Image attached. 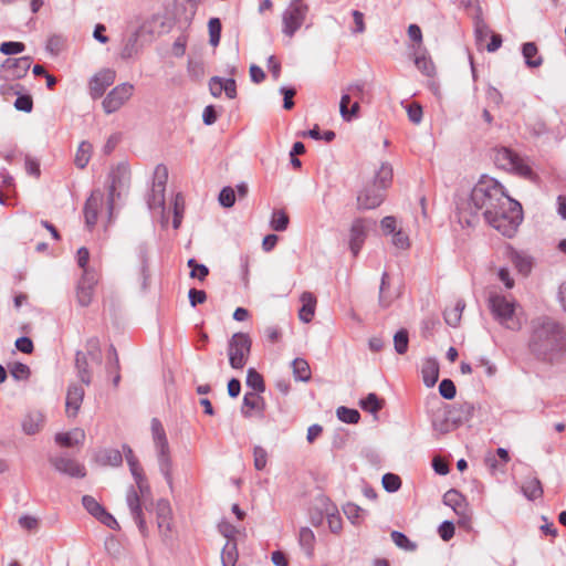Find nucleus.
<instances>
[{"label":"nucleus","mask_w":566,"mask_h":566,"mask_svg":"<svg viewBox=\"0 0 566 566\" xmlns=\"http://www.w3.org/2000/svg\"><path fill=\"white\" fill-rule=\"evenodd\" d=\"M443 503L454 511L460 517V524H467L470 522V514L465 497L457 490L451 489L443 495Z\"/></svg>","instance_id":"16"},{"label":"nucleus","mask_w":566,"mask_h":566,"mask_svg":"<svg viewBox=\"0 0 566 566\" xmlns=\"http://www.w3.org/2000/svg\"><path fill=\"white\" fill-rule=\"evenodd\" d=\"M97 461L103 465L118 467L123 462V455L117 449H104L98 452Z\"/></svg>","instance_id":"35"},{"label":"nucleus","mask_w":566,"mask_h":566,"mask_svg":"<svg viewBox=\"0 0 566 566\" xmlns=\"http://www.w3.org/2000/svg\"><path fill=\"white\" fill-rule=\"evenodd\" d=\"M111 185L108 189V210L112 213L116 199L128 188L130 181L129 166L126 163H119L109 174Z\"/></svg>","instance_id":"6"},{"label":"nucleus","mask_w":566,"mask_h":566,"mask_svg":"<svg viewBox=\"0 0 566 566\" xmlns=\"http://www.w3.org/2000/svg\"><path fill=\"white\" fill-rule=\"evenodd\" d=\"M14 107L18 111L30 113L33 108V101L30 95H20L14 102Z\"/></svg>","instance_id":"62"},{"label":"nucleus","mask_w":566,"mask_h":566,"mask_svg":"<svg viewBox=\"0 0 566 566\" xmlns=\"http://www.w3.org/2000/svg\"><path fill=\"white\" fill-rule=\"evenodd\" d=\"M187 265L191 269V277H197L198 280L203 281L209 274V269L205 264L197 263L195 259H189Z\"/></svg>","instance_id":"52"},{"label":"nucleus","mask_w":566,"mask_h":566,"mask_svg":"<svg viewBox=\"0 0 566 566\" xmlns=\"http://www.w3.org/2000/svg\"><path fill=\"white\" fill-rule=\"evenodd\" d=\"M343 511L345 513V515L347 516V518L353 523V524H356L358 523V520L360 518V515L363 513V510L354 504V503H347L344 507H343Z\"/></svg>","instance_id":"59"},{"label":"nucleus","mask_w":566,"mask_h":566,"mask_svg":"<svg viewBox=\"0 0 566 566\" xmlns=\"http://www.w3.org/2000/svg\"><path fill=\"white\" fill-rule=\"evenodd\" d=\"M302 307L298 311V317L304 323H310L315 313L316 298L310 292L301 295Z\"/></svg>","instance_id":"27"},{"label":"nucleus","mask_w":566,"mask_h":566,"mask_svg":"<svg viewBox=\"0 0 566 566\" xmlns=\"http://www.w3.org/2000/svg\"><path fill=\"white\" fill-rule=\"evenodd\" d=\"M510 260L516 270L523 275H527L533 268L532 258L525 253L512 250L510 252Z\"/></svg>","instance_id":"30"},{"label":"nucleus","mask_w":566,"mask_h":566,"mask_svg":"<svg viewBox=\"0 0 566 566\" xmlns=\"http://www.w3.org/2000/svg\"><path fill=\"white\" fill-rule=\"evenodd\" d=\"M85 433L82 429L75 428L70 432H61L55 434V442L62 447L71 448L84 441Z\"/></svg>","instance_id":"26"},{"label":"nucleus","mask_w":566,"mask_h":566,"mask_svg":"<svg viewBox=\"0 0 566 566\" xmlns=\"http://www.w3.org/2000/svg\"><path fill=\"white\" fill-rule=\"evenodd\" d=\"M564 340V331L558 322L548 316H538L530 323L528 348L539 359L558 350Z\"/></svg>","instance_id":"2"},{"label":"nucleus","mask_w":566,"mask_h":566,"mask_svg":"<svg viewBox=\"0 0 566 566\" xmlns=\"http://www.w3.org/2000/svg\"><path fill=\"white\" fill-rule=\"evenodd\" d=\"M308 12V7H300L298 4H289L282 14V32L284 35L292 38L296 31L303 25Z\"/></svg>","instance_id":"10"},{"label":"nucleus","mask_w":566,"mask_h":566,"mask_svg":"<svg viewBox=\"0 0 566 566\" xmlns=\"http://www.w3.org/2000/svg\"><path fill=\"white\" fill-rule=\"evenodd\" d=\"M18 523L21 528L29 532H36L40 525L39 518L31 515H22L19 517Z\"/></svg>","instance_id":"57"},{"label":"nucleus","mask_w":566,"mask_h":566,"mask_svg":"<svg viewBox=\"0 0 566 566\" xmlns=\"http://www.w3.org/2000/svg\"><path fill=\"white\" fill-rule=\"evenodd\" d=\"M168 179L167 168L158 165L155 169V178L150 193L147 198L149 209L164 208L165 205V188Z\"/></svg>","instance_id":"11"},{"label":"nucleus","mask_w":566,"mask_h":566,"mask_svg":"<svg viewBox=\"0 0 566 566\" xmlns=\"http://www.w3.org/2000/svg\"><path fill=\"white\" fill-rule=\"evenodd\" d=\"M261 392H245L243 397L242 415L251 417L252 411L262 416L265 409L264 399L260 396Z\"/></svg>","instance_id":"24"},{"label":"nucleus","mask_w":566,"mask_h":566,"mask_svg":"<svg viewBox=\"0 0 566 566\" xmlns=\"http://www.w3.org/2000/svg\"><path fill=\"white\" fill-rule=\"evenodd\" d=\"M391 242L397 249L400 250H406L410 245L408 235L400 229L392 234Z\"/></svg>","instance_id":"61"},{"label":"nucleus","mask_w":566,"mask_h":566,"mask_svg":"<svg viewBox=\"0 0 566 566\" xmlns=\"http://www.w3.org/2000/svg\"><path fill=\"white\" fill-rule=\"evenodd\" d=\"M390 537L397 547L406 552H413L417 548V544L411 542L403 533L399 531H392L390 533Z\"/></svg>","instance_id":"41"},{"label":"nucleus","mask_w":566,"mask_h":566,"mask_svg":"<svg viewBox=\"0 0 566 566\" xmlns=\"http://www.w3.org/2000/svg\"><path fill=\"white\" fill-rule=\"evenodd\" d=\"M350 99H352V96L346 91V87H345L343 90V94H342V97H340L339 113H340V116L343 117V119L347 120V122H349V120H352V118L356 117L358 115V113H359V109H360L358 101L354 102L352 104V107L348 108Z\"/></svg>","instance_id":"28"},{"label":"nucleus","mask_w":566,"mask_h":566,"mask_svg":"<svg viewBox=\"0 0 566 566\" xmlns=\"http://www.w3.org/2000/svg\"><path fill=\"white\" fill-rule=\"evenodd\" d=\"M116 78V73L112 69H104L97 72L88 83L90 95L93 99L102 97L107 87H109Z\"/></svg>","instance_id":"14"},{"label":"nucleus","mask_w":566,"mask_h":566,"mask_svg":"<svg viewBox=\"0 0 566 566\" xmlns=\"http://www.w3.org/2000/svg\"><path fill=\"white\" fill-rule=\"evenodd\" d=\"M298 541L301 546L304 548L307 556H311L313 553L315 535L313 531L308 527H303L300 531Z\"/></svg>","instance_id":"42"},{"label":"nucleus","mask_w":566,"mask_h":566,"mask_svg":"<svg viewBox=\"0 0 566 566\" xmlns=\"http://www.w3.org/2000/svg\"><path fill=\"white\" fill-rule=\"evenodd\" d=\"M103 205L101 191H93L84 206L85 223L91 229L96 224L98 211Z\"/></svg>","instance_id":"21"},{"label":"nucleus","mask_w":566,"mask_h":566,"mask_svg":"<svg viewBox=\"0 0 566 566\" xmlns=\"http://www.w3.org/2000/svg\"><path fill=\"white\" fill-rule=\"evenodd\" d=\"M395 350L399 355H403L408 350L409 335L407 329H400L394 335Z\"/></svg>","instance_id":"46"},{"label":"nucleus","mask_w":566,"mask_h":566,"mask_svg":"<svg viewBox=\"0 0 566 566\" xmlns=\"http://www.w3.org/2000/svg\"><path fill=\"white\" fill-rule=\"evenodd\" d=\"M92 145L88 142H82L75 154L74 163L77 168L83 169L87 166L92 156Z\"/></svg>","instance_id":"38"},{"label":"nucleus","mask_w":566,"mask_h":566,"mask_svg":"<svg viewBox=\"0 0 566 566\" xmlns=\"http://www.w3.org/2000/svg\"><path fill=\"white\" fill-rule=\"evenodd\" d=\"M31 66V57H8L1 65V74L6 80L22 78Z\"/></svg>","instance_id":"13"},{"label":"nucleus","mask_w":566,"mask_h":566,"mask_svg":"<svg viewBox=\"0 0 566 566\" xmlns=\"http://www.w3.org/2000/svg\"><path fill=\"white\" fill-rule=\"evenodd\" d=\"M126 503H127V506L130 511L133 518L137 523L139 530L143 532L145 530V520L143 517V509L140 505L139 495L133 486H130L127 490Z\"/></svg>","instance_id":"23"},{"label":"nucleus","mask_w":566,"mask_h":566,"mask_svg":"<svg viewBox=\"0 0 566 566\" xmlns=\"http://www.w3.org/2000/svg\"><path fill=\"white\" fill-rule=\"evenodd\" d=\"M10 374L15 380L20 381L27 380L31 375V370L30 367L23 363H14L10 367Z\"/></svg>","instance_id":"51"},{"label":"nucleus","mask_w":566,"mask_h":566,"mask_svg":"<svg viewBox=\"0 0 566 566\" xmlns=\"http://www.w3.org/2000/svg\"><path fill=\"white\" fill-rule=\"evenodd\" d=\"M474 405L472 402H462L457 408H454L453 412L457 416H452V421L454 423H463L469 421L474 416Z\"/></svg>","instance_id":"36"},{"label":"nucleus","mask_w":566,"mask_h":566,"mask_svg":"<svg viewBox=\"0 0 566 566\" xmlns=\"http://www.w3.org/2000/svg\"><path fill=\"white\" fill-rule=\"evenodd\" d=\"M503 203H510V197L503 191V187L495 179L482 177L471 190L470 197L458 206L461 218L470 226L472 220L467 219L465 213L472 217L480 212L486 217V210L493 211Z\"/></svg>","instance_id":"1"},{"label":"nucleus","mask_w":566,"mask_h":566,"mask_svg":"<svg viewBox=\"0 0 566 566\" xmlns=\"http://www.w3.org/2000/svg\"><path fill=\"white\" fill-rule=\"evenodd\" d=\"M134 85L130 83H122L115 86L103 99L102 106L106 114L117 112L132 97Z\"/></svg>","instance_id":"9"},{"label":"nucleus","mask_w":566,"mask_h":566,"mask_svg":"<svg viewBox=\"0 0 566 566\" xmlns=\"http://www.w3.org/2000/svg\"><path fill=\"white\" fill-rule=\"evenodd\" d=\"M413 61L417 69L426 76H433L436 67L432 60L427 55L424 49L420 46H413Z\"/></svg>","instance_id":"25"},{"label":"nucleus","mask_w":566,"mask_h":566,"mask_svg":"<svg viewBox=\"0 0 566 566\" xmlns=\"http://www.w3.org/2000/svg\"><path fill=\"white\" fill-rule=\"evenodd\" d=\"M484 219L503 235L512 238L523 220L522 206L510 198V203H503L492 212L486 210Z\"/></svg>","instance_id":"3"},{"label":"nucleus","mask_w":566,"mask_h":566,"mask_svg":"<svg viewBox=\"0 0 566 566\" xmlns=\"http://www.w3.org/2000/svg\"><path fill=\"white\" fill-rule=\"evenodd\" d=\"M97 282V273L92 269H85L76 289V298L81 306H88L91 304Z\"/></svg>","instance_id":"12"},{"label":"nucleus","mask_w":566,"mask_h":566,"mask_svg":"<svg viewBox=\"0 0 566 566\" xmlns=\"http://www.w3.org/2000/svg\"><path fill=\"white\" fill-rule=\"evenodd\" d=\"M75 367L77 370V376L82 384L88 386L92 381V375L88 369L87 357L84 353L77 352L75 357Z\"/></svg>","instance_id":"34"},{"label":"nucleus","mask_w":566,"mask_h":566,"mask_svg":"<svg viewBox=\"0 0 566 566\" xmlns=\"http://www.w3.org/2000/svg\"><path fill=\"white\" fill-rule=\"evenodd\" d=\"M388 287H389V274L387 272H384L381 275V282H380V286H379V297H378L379 305L384 308L388 307L392 302V297L387 295V292H386L388 290Z\"/></svg>","instance_id":"45"},{"label":"nucleus","mask_w":566,"mask_h":566,"mask_svg":"<svg viewBox=\"0 0 566 566\" xmlns=\"http://www.w3.org/2000/svg\"><path fill=\"white\" fill-rule=\"evenodd\" d=\"M247 386L252 388V392H263L265 385L263 377L254 368H249L247 371Z\"/></svg>","instance_id":"40"},{"label":"nucleus","mask_w":566,"mask_h":566,"mask_svg":"<svg viewBox=\"0 0 566 566\" xmlns=\"http://www.w3.org/2000/svg\"><path fill=\"white\" fill-rule=\"evenodd\" d=\"M521 490L524 496L530 501L541 499L544 493L541 481L535 476L526 479L523 482Z\"/></svg>","instance_id":"29"},{"label":"nucleus","mask_w":566,"mask_h":566,"mask_svg":"<svg viewBox=\"0 0 566 566\" xmlns=\"http://www.w3.org/2000/svg\"><path fill=\"white\" fill-rule=\"evenodd\" d=\"M123 450H124L125 458H126L127 464L129 467L130 473L136 482V485H137L139 492L142 494H144L145 492H147L149 490V486L144 476L143 469L139 465V462L129 446L124 444Z\"/></svg>","instance_id":"20"},{"label":"nucleus","mask_w":566,"mask_h":566,"mask_svg":"<svg viewBox=\"0 0 566 566\" xmlns=\"http://www.w3.org/2000/svg\"><path fill=\"white\" fill-rule=\"evenodd\" d=\"M138 38H139V34H138L137 31L132 33L127 38V40H126V42H125V44H124V46L122 49V52H120L122 59L127 60V59H130V57H133L134 55L137 54V52H138V50H137Z\"/></svg>","instance_id":"44"},{"label":"nucleus","mask_w":566,"mask_h":566,"mask_svg":"<svg viewBox=\"0 0 566 566\" xmlns=\"http://www.w3.org/2000/svg\"><path fill=\"white\" fill-rule=\"evenodd\" d=\"M489 306L494 318L504 327L510 329H518L521 324L515 318V302L506 298L501 294H491L489 297Z\"/></svg>","instance_id":"5"},{"label":"nucleus","mask_w":566,"mask_h":566,"mask_svg":"<svg viewBox=\"0 0 566 566\" xmlns=\"http://www.w3.org/2000/svg\"><path fill=\"white\" fill-rule=\"evenodd\" d=\"M238 559L237 544L228 541L221 553V562L223 566H235Z\"/></svg>","instance_id":"39"},{"label":"nucleus","mask_w":566,"mask_h":566,"mask_svg":"<svg viewBox=\"0 0 566 566\" xmlns=\"http://www.w3.org/2000/svg\"><path fill=\"white\" fill-rule=\"evenodd\" d=\"M439 535L440 537L444 541V542H448L450 541L453 535H454V525L452 522L450 521H444L441 523V525L439 526Z\"/></svg>","instance_id":"64"},{"label":"nucleus","mask_w":566,"mask_h":566,"mask_svg":"<svg viewBox=\"0 0 566 566\" xmlns=\"http://www.w3.org/2000/svg\"><path fill=\"white\" fill-rule=\"evenodd\" d=\"M209 43L217 46L221 36V21L219 18H211L208 22Z\"/></svg>","instance_id":"48"},{"label":"nucleus","mask_w":566,"mask_h":566,"mask_svg":"<svg viewBox=\"0 0 566 566\" xmlns=\"http://www.w3.org/2000/svg\"><path fill=\"white\" fill-rule=\"evenodd\" d=\"M82 504L84 509L95 518L105 510L93 496L84 495L82 497Z\"/></svg>","instance_id":"50"},{"label":"nucleus","mask_w":566,"mask_h":566,"mask_svg":"<svg viewBox=\"0 0 566 566\" xmlns=\"http://www.w3.org/2000/svg\"><path fill=\"white\" fill-rule=\"evenodd\" d=\"M495 164L505 169L516 172L520 176L530 178L533 174L528 164L516 153L509 148L497 149L494 156Z\"/></svg>","instance_id":"8"},{"label":"nucleus","mask_w":566,"mask_h":566,"mask_svg":"<svg viewBox=\"0 0 566 566\" xmlns=\"http://www.w3.org/2000/svg\"><path fill=\"white\" fill-rule=\"evenodd\" d=\"M360 407L370 413H377L382 408L381 400L376 394L370 392L365 399L360 401Z\"/></svg>","instance_id":"47"},{"label":"nucleus","mask_w":566,"mask_h":566,"mask_svg":"<svg viewBox=\"0 0 566 566\" xmlns=\"http://www.w3.org/2000/svg\"><path fill=\"white\" fill-rule=\"evenodd\" d=\"M219 202L224 208H231L235 202L234 189L224 187L219 193Z\"/></svg>","instance_id":"55"},{"label":"nucleus","mask_w":566,"mask_h":566,"mask_svg":"<svg viewBox=\"0 0 566 566\" xmlns=\"http://www.w3.org/2000/svg\"><path fill=\"white\" fill-rule=\"evenodd\" d=\"M439 394L444 399H448V400L453 399L457 394L455 385L453 384V381L451 379H447V378L443 379L439 384Z\"/></svg>","instance_id":"54"},{"label":"nucleus","mask_w":566,"mask_h":566,"mask_svg":"<svg viewBox=\"0 0 566 566\" xmlns=\"http://www.w3.org/2000/svg\"><path fill=\"white\" fill-rule=\"evenodd\" d=\"M45 417L39 410H32L24 415L21 421L22 431L32 436L39 433L44 426Z\"/></svg>","instance_id":"22"},{"label":"nucleus","mask_w":566,"mask_h":566,"mask_svg":"<svg viewBox=\"0 0 566 566\" xmlns=\"http://www.w3.org/2000/svg\"><path fill=\"white\" fill-rule=\"evenodd\" d=\"M384 191V189H379L375 184L370 187H366L357 197L358 208L368 210L379 207L385 198Z\"/></svg>","instance_id":"18"},{"label":"nucleus","mask_w":566,"mask_h":566,"mask_svg":"<svg viewBox=\"0 0 566 566\" xmlns=\"http://www.w3.org/2000/svg\"><path fill=\"white\" fill-rule=\"evenodd\" d=\"M368 222L366 219H355L352 223L349 231V249L354 256H356L367 237Z\"/></svg>","instance_id":"17"},{"label":"nucleus","mask_w":566,"mask_h":566,"mask_svg":"<svg viewBox=\"0 0 566 566\" xmlns=\"http://www.w3.org/2000/svg\"><path fill=\"white\" fill-rule=\"evenodd\" d=\"M187 42L188 36L186 34H180L172 44V54L177 57L184 56L186 52Z\"/></svg>","instance_id":"63"},{"label":"nucleus","mask_w":566,"mask_h":566,"mask_svg":"<svg viewBox=\"0 0 566 566\" xmlns=\"http://www.w3.org/2000/svg\"><path fill=\"white\" fill-rule=\"evenodd\" d=\"M254 468L259 471L263 470L268 462V452L260 446L253 449Z\"/></svg>","instance_id":"58"},{"label":"nucleus","mask_w":566,"mask_h":566,"mask_svg":"<svg viewBox=\"0 0 566 566\" xmlns=\"http://www.w3.org/2000/svg\"><path fill=\"white\" fill-rule=\"evenodd\" d=\"M382 486L387 492H396L401 486V480L394 473H386L382 476Z\"/></svg>","instance_id":"53"},{"label":"nucleus","mask_w":566,"mask_h":566,"mask_svg":"<svg viewBox=\"0 0 566 566\" xmlns=\"http://www.w3.org/2000/svg\"><path fill=\"white\" fill-rule=\"evenodd\" d=\"M336 415L338 419L345 423H357L360 418V415L356 409L343 406L337 408Z\"/></svg>","instance_id":"49"},{"label":"nucleus","mask_w":566,"mask_h":566,"mask_svg":"<svg viewBox=\"0 0 566 566\" xmlns=\"http://www.w3.org/2000/svg\"><path fill=\"white\" fill-rule=\"evenodd\" d=\"M84 388L78 384H71L67 387L66 398H65V412L69 418H74L77 416L83 399H84Z\"/></svg>","instance_id":"19"},{"label":"nucleus","mask_w":566,"mask_h":566,"mask_svg":"<svg viewBox=\"0 0 566 566\" xmlns=\"http://www.w3.org/2000/svg\"><path fill=\"white\" fill-rule=\"evenodd\" d=\"M25 49V45L22 42H3L0 45V52L6 55H13L22 53Z\"/></svg>","instance_id":"56"},{"label":"nucleus","mask_w":566,"mask_h":566,"mask_svg":"<svg viewBox=\"0 0 566 566\" xmlns=\"http://www.w3.org/2000/svg\"><path fill=\"white\" fill-rule=\"evenodd\" d=\"M522 54L525 60V64L528 67H538L543 63V59L538 54L537 46L534 42L524 43L522 46Z\"/></svg>","instance_id":"32"},{"label":"nucleus","mask_w":566,"mask_h":566,"mask_svg":"<svg viewBox=\"0 0 566 566\" xmlns=\"http://www.w3.org/2000/svg\"><path fill=\"white\" fill-rule=\"evenodd\" d=\"M422 378L427 387H433L439 378V365L436 359H428L422 366Z\"/></svg>","instance_id":"33"},{"label":"nucleus","mask_w":566,"mask_h":566,"mask_svg":"<svg viewBox=\"0 0 566 566\" xmlns=\"http://www.w3.org/2000/svg\"><path fill=\"white\" fill-rule=\"evenodd\" d=\"M50 463L56 471L71 478L82 479L86 475L85 467L76 460L65 455L50 458Z\"/></svg>","instance_id":"15"},{"label":"nucleus","mask_w":566,"mask_h":566,"mask_svg":"<svg viewBox=\"0 0 566 566\" xmlns=\"http://www.w3.org/2000/svg\"><path fill=\"white\" fill-rule=\"evenodd\" d=\"M151 436L153 442L156 450L158 467L163 475L165 476L169 486L172 485V461L170 457L169 443L167 436L161 422L157 418L151 420Z\"/></svg>","instance_id":"4"},{"label":"nucleus","mask_w":566,"mask_h":566,"mask_svg":"<svg viewBox=\"0 0 566 566\" xmlns=\"http://www.w3.org/2000/svg\"><path fill=\"white\" fill-rule=\"evenodd\" d=\"M392 176L394 172L391 165L382 163L375 174L373 184L379 187V189L386 190L391 185Z\"/></svg>","instance_id":"31"},{"label":"nucleus","mask_w":566,"mask_h":566,"mask_svg":"<svg viewBox=\"0 0 566 566\" xmlns=\"http://www.w3.org/2000/svg\"><path fill=\"white\" fill-rule=\"evenodd\" d=\"M294 378L298 381H308L311 379V368L308 363L303 358H295L292 361Z\"/></svg>","instance_id":"37"},{"label":"nucleus","mask_w":566,"mask_h":566,"mask_svg":"<svg viewBox=\"0 0 566 566\" xmlns=\"http://www.w3.org/2000/svg\"><path fill=\"white\" fill-rule=\"evenodd\" d=\"M290 219L285 211L274 210L270 221V226L274 231H284L287 229Z\"/></svg>","instance_id":"43"},{"label":"nucleus","mask_w":566,"mask_h":566,"mask_svg":"<svg viewBox=\"0 0 566 566\" xmlns=\"http://www.w3.org/2000/svg\"><path fill=\"white\" fill-rule=\"evenodd\" d=\"M346 91L350 94L352 97L357 98V101H361L365 94V82H353L346 86Z\"/></svg>","instance_id":"60"},{"label":"nucleus","mask_w":566,"mask_h":566,"mask_svg":"<svg viewBox=\"0 0 566 566\" xmlns=\"http://www.w3.org/2000/svg\"><path fill=\"white\" fill-rule=\"evenodd\" d=\"M251 350V339L244 333H235L228 344L229 363L233 369H242Z\"/></svg>","instance_id":"7"}]
</instances>
